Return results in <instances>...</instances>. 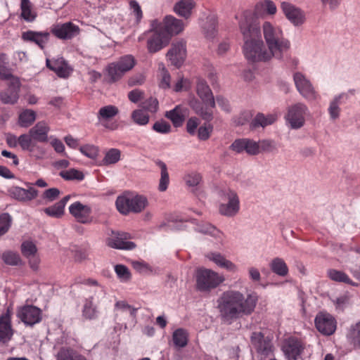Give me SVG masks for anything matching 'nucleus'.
I'll return each mask as SVG.
<instances>
[{
	"instance_id": "obj_1",
	"label": "nucleus",
	"mask_w": 360,
	"mask_h": 360,
	"mask_svg": "<svg viewBox=\"0 0 360 360\" xmlns=\"http://www.w3.org/2000/svg\"><path fill=\"white\" fill-rule=\"evenodd\" d=\"M239 28L243 36V53L250 62L268 61L274 56L265 49L260 36L258 18L251 11H245L239 21Z\"/></svg>"
},
{
	"instance_id": "obj_2",
	"label": "nucleus",
	"mask_w": 360,
	"mask_h": 360,
	"mask_svg": "<svg viewBox=\"0 0 360 360\" xmlns=\"http://www.w3.org/2000/svg\"><path fill=\"white\" fill-rule=\"evenodd\" d=\"M258 300L256 292L249 293L245 297L240 291L228 290L218 299V309L224 321L231 322L243 316L252 314Z\"/></svg>"
},
{
	"instance_id": "obj_3",
	"label": "nucleus",
	"mask_w": 360,
	"mask_h": 360,
	"mask_svg": "<svg viewBox=\"0 0 360 360\" xmlns=\"http://www.w3.org/2000/svg\"><path fill=\"white\" fill-rule=\"evenodd\" d=\"M262 30L268 49L274 58L281 59L283 53L290 49V41L284 38L282 30L270 22H264Z\"/></svg>"
},
{
	"instance_id": "obj_4",
	"label": "nucleus",
	"mask_w": 360,
	"mask_h": 360,
	"mask_svg": "<svg viewBox=\"0 0 360 360\" xmlns=\"http://www.w3.org/2000/svg\"><path fill=\"white\" fill-rule=\"evenodd\" d=\"M196 289L200 292H210L224 281L219 273L206 268H200L195 273Z\"/></svg>"
},
{
	"instance_id": "obj_5",
	"label": "nucleus",
	"mask_w": 360,
	"mask_h": 360,
	"mask_svg": "<svg viewBox=\"0 0 360 360\" xmlns=\"http://www.w3.org/2000/svg\"><path fill=\"white\" fill-rule=\"evenodd\" d=\"M115 204L120 213L127 214L129 212H141L146 206L147 200L141 195L125 193L117 197Z\"/></svg>"
},
{
	"instance_id": "obj_6",
	"label": "nucleus",
	"mask_w": 360,
	"mask_h": 360,
	"mask_svg": "<svg viewBox=\"0 0 360 360\" xmlns=\"http://www.w3.org/2000/svg\"><path fill=\"white\" fill-rule=\"evenodd\" d=\"M222 198L227 202L219 205V213L229 217L236 215L240 210V200L237 193L228 188L223 191Z\"/></svg>"
},
{
	"instance_id": "obj_7",
	"label": "nucleus",
	"mask_w": 360,
	"mask_h": 360,
	"mask_svg": "<svg viewBox=\"0 0 360 360\" xmlns=\"http://www.w3.org/2000/svg\"><path fill=\"white\" fill-rule=\"evenodd\" d=\"M307 110V105L302 103H297L288 108L285 120L292 129H300L304 125V116Z\"/></svg>"
},
{
	"instance_id": "obj_8",
	"label": "nucleus",
	"mask_w": 360,
	"mask_h": 360,
	"mask_svg": "<svg viewBox=\"0 0 360 360\" xmlns=\"http://www.w3.org/2000/svg\"><path fill=\"white\" fill-rule=\"evenodd\" d=\"M250 342L261 358H266L273 355L274 346L271 341L264 338L261 332H253L250 337Z\"/></svg>"
},
{
	"instance_id": "obj_9",
	"label": "nucleus",
	"mask_w": 360,
	"mask_h": 360,
	"mask_svg": "<svg viewBox=\"0 0 360 360\" xmlns=\"http://www.w3.org/2000/svg\"><path fill=\"white\" fill-rule=\"evenodd\" d=\"M69 212L75 221L80 224H89L93 221L91 207L79 201H76L70 205Z\"/></svg>"
},
{
	"instance_id": "obj_10",
	"label": "nucleus",
	"mask_w": 360,
	"mask_h": 360,
	"mask_svg": "<svg viewBox=\"0 0 360 360\" xmlns=\"http://www.w3.org/2000/svg\"><path fill=\"white\" fill-rule=\"evenodd\" d=\"M315 326L318 331L323 335H333L337 328L335 319L326 312H319L314 320Z\"/></svg>"
},
{
	"instance_id": "obj_11",
	"label": "nucleus",
	"mask_w": 360,
	"mask_h": 360,
	"mask_svg": "<svg viewBox=\"0 0 360 360\" xmlns=\"http://www.w3.org/2000/svg\"><path fill=\"white\" fill-rule=\"evenodd\" d=\"M295 86L299 93L309 101H314L319 94L314 90L310 81L301 72H296L293 76Z\"/></svg>"
},
{
	"instance_id": "obj_12",
	"label": "nucleus",
	"mask_w": 360,
	"mask_h": 360,
	"mask_svg": "<svg viewBox=\"0 0 360 360\" xmlns=\"http://www.w3.org/2000/svg\"><path fill=\"white\" fill-rule=\"evenodd\" d=\"M20 82L18 77L8 80V87L0 92V100L4 104L13 105L19 98Z\"/></svg>"
},
{
	"instance_id": "obj_13",
	"label": "nucleus",
	"mask_w": 360,
	"mask_h": 360,
	"mask_svg": "<svg viewBox=\"0 0 360 360\" xmlns=\"http://www.w3.org/2000/svg\"><path fill=\"white\" fill-rule=\"evenodd\" d=\"M304 348L302 342L293 337L285 339L282 345V351L288 360H297Z\"/></svg>"
},
{
	"instance_id": "obj_14",
	"label": "nucleus",
	"mask_w": 360,
	"mask_h": 360,
	"mask_svg": "<svg viewBox=\"0 0 360 360\" xmlns=\"http://www.w3.org/2000/svg\"><path fill=\"white\" fill-rule=\"evenodd\" d=\"M51 32L60 39H71L79 34L80 29L74 23L67 22L54 25L51 27Z\"/></svg>"
},
{
	"instance_id": "obj_15",
	"label": "nucleus",
	"mask_w": 360,
	"mask_h": 360,
	"mask_svg": "<svg viewBox=\"0 0 360 360\" xmlns=\"http://www.w3.org/2000/svg\"><path fill=\"white\" fill-rule=\"evenodd\" d=\"M230 149L236 153H245L249 155H257L259 154L257 142L248 138L236 139L230 146Z\"/></svg>"
},
{
	"instance_id": "obj_16",
	"label": "nucleus",
	"mask_w": 360,
	"mask_h": 360,
	"mask_svg": "<svg viewBox=\"0 0 360 360\" xmlns=\"http://www.w3.org/2000/svg\"><path fill=\"white\" fill-rule=\"evenodd\" d=\"M18 317L27 326H33L41 320V311L37 307L25 305L18 310Z\"/></svg>"
},
{
	"instance_id": "obj_17",
	"label": "nucleus",
	"mask_w": 360,
	"mask_h": 360,
	"mask_svg": "<svg viewBox=\"0 0 360 360\" xmlns=\"http://www.w3.org/2000/svg\"><path fill=\"white\" fill-rule=\"evenodd\" d=\"M18 143L23 150H27L37 158H41L45 154V151L37 143V141L28 132L20 135L18 138Z\"/></svg>"
},
{
	"instance_id": "obj_18",
	"label": "nucleus",
	"mask_w": 360,
	"mask_h": 360,
	"mask_svg": "<svg viewBox=\"0 0 360 360\" xmlns=\"http://www.w3.org/2000/svg\"><path fill=\"white\" fill-rule=\"evenodd\" d=\"M281 8L286 18L294 25L298 26L304 22V13L298 7L291 3L283 1L281 4Z\"/></svg>"
},
{
	"instance_id": "obj_19",
	"label": "nucleus",
	"mask_w": 360,
	"mask_h": 360,
	"mask_svg": "<svg viewBox=\"0 0 360 360\" xmlns=\"http://www.w3.org/2000/svg\"><path fill=\"white\" fill-rule=\"evenodd\" d=\"M167 56L174 65L178 68L180 67L186 56V42L179 40L172 43Z\"/></svg>"
},
{
	"instance_id": "obj_20",
	"label": "nucleus",
	"mask_w": 360,
	"mask_h": 360,
	"mask_svg": "<svg viewBox=\"0 0 360 360\" xmlns=\"http://www.w3.org/2000/svg\"><path fill=\"white\" fill-rule=\"evenodd\" d=\"M27 188L19 186H13L8 191L9 195L20 202H27L38 196V191L33 186H27Z\"/></svg>"
},
{
	"instance_id": "obj_21",
	"label": "nucleus",
	"mask_w": 360,
	"mask_h": 360,
	"mask_svg": "<svg viewBox=\"0 0 360 360\" xmlns=\"http://www.w3.org/2000/svg\"><path fill=\"white\" fill-rule=\"evenodd\" d=\"M119 112L118 108L112 105H105L99 109L97 118L99 122L106 129L110 130L117 129L118 125L116 123L108 124L107 122L116 116Z\"/></svg>"
},
{
	"instance_id": "obj_22",
	"label": "nucleus",
	"mask_w": 360,
	"mask_h": 360,
	"mask_svg": "<svg viewBox=\"0 0 360 360\" xmlns=\"http://www.w3.org/2000/svg\"><path fill=\"white\" fill-rule=\"evenodd\" d=\"M169 41V37L167 34L160 31L156 30L148 39L147 48L150 53H155L161 50L163 47L166 46Z\"/></svg>"
},
{
	"instance_id": "obj_23",
	"label": "nucleus",
	"mask_w": 360,
	"mask_h": 360,
	"mask_svg": "<svg viewBox=\"0 0 360 360\" xmlns=\"http://www.w3.org/2000/svg\"><path fill=\"white\" fill-rule=\"evenodd\" d=\"M21 252L28 259L30 267L34 270L37 269L40 259L36 245L31 241H25L21 245Z\"/></svg>"
},
{
	"instance_id": "obj_24",
	"label": "nucleus",
	"mask_w": 360,
	"mask_h": 360,
	"mask_svg": "<svg viewBox=\"0 0 360 360\" xmlns=\"http://www.w3.org/2000/svg\"><path fill=\"white\" fill-rule=\"evenodd\" d=\"M108 246L120 250H131L136 248L134 242L127 240V234L122 233L108 238L106 240Z\"/></svg>"
},
{
	"instance_id": "obj_25",
	"label": "nucleus",
	"mask_w": 360,
	"mask_h": 360,
	"mask_svg": "<svg viewBox=\"0 0 360 360\" xmlns=\"http://www.w3.org/2000/svg\"><path fill=\"white\" fill-rule=\"evenodd\" d=\"M50 33L48 32L27 31L22 34V39L25 41L33 42L43 49L48 43Z\"/></svg>"
},
{
	"instance_id": "obj_26",
	"label": "nucleus",
	"mask_w": 360,
	"mask_h": 360,
	"mask_svg": "<svg viewBox=\"0 0 360 360\" xmlns=\"http://www.w3.org/2000/svg\"><path fill=\"white\" fill-rule=\"evenodd\" d=\"M46 65L60 77H68L72 72V69L63 58L46 59Z\"/></svg>"
},
{
	"instance_id": "obj_27",
	"label": "nucleus",
	"mask_w": 360,
	"mask_h": 360,
	"mask_svg": "<svg viewBox=\"0 0 360 360\" xmlns=\"http://www.w3.org/2000/svg\"><path fill=\"white\" fill-rule=\"evenodd\" d=\"M206 257L220 268L225 269L230 272L236 273L238 270L236 264L226 259V257L219 252H208L206 255Z\"/></svg>"
},
{
	"instance_id": "obj_28",
	"label": "nucleus",
	"mask_w": 360,
	"mask_h": 360,
	"mask_svg": "<svg viewBox=\"0 0 360 360\" xmlns=\"http://www.w3.org/2000/svg\"><path fill=\"white\" fill-rule=\"evenodd\" d=\"M196 91L198 96L205 105H209L210 108H214L215 100L212 92L204 79H199L197 82Z\"/></svg>"
},
{
	"instance_id": "obj_29",
	"label": "nucleus",
	"mask_w": 360,
	"mask_h": 360,
	"mask_svg": "<svg viewBox=\"0 0 360 360\" xmlns=\"http://www.w3.org/2000/svg\"><path fill=\"white\" fill-rule=\"evenodd\" d=\"M165 34L170 37L171 35L178 34L181 32L185 27L181 20L177 19L172 15H167L163 20Z\"/></svg>"
},
{
	"instance_id": "obj_30",
	"label": "nucleus",
	"mask_w": 360,
	"mask_h": 360,
	"mask_svg": "<svg viewBox=\"0 0 360 360\" xmlns=\"http://www.w3.org/2000/svg\"><path fill=\"white\" fill-rule=\"evenodd\" d=\"M195 7L193 0H179L174 6V13L185 19L191 16L192 11Z\"/></svg>"
},
{
	"instance_id": "obj_31",
	"label": "nucleus",
	"mask_w": 360,
	"mask_h": 360,
	"mask_svg": "<svg viewBox=\"0 0 360 360\" xmlns=\"http://www.w3.org/2000/svg\"><path fill=\"white\" fill-rule=\"evenodd\" d=\"M50 128L48 124L44 121L37 122L32 127L29 133L32 137L39 142H46L48 141V134Z\"/></svg>"
},
{
	"instance_id": "obj_32",
	"label": "nucleus",
	"mask_w": 360,
	"mask_h": 360,
	"mask_svg": "<svg viewBox=\"0 0 360 360\" xmlns=\"http://www.w3.org/2000/svg\"><path fill=\"white\" fill-rule=\"evenodd\" d=\"M13 335L11 318L8 314H6L0 317V342H8L11 340Z\"/></svg>"
},
{
	"instance_id": "obj_33",
	"label": "nucleus",
	"mask_w": 360,
	"mask_h": 360,
	"mask_svg": "<svg viewBox=\"0 0 360 360\" xmlns=\"http://www.w3.org/2000/svg\"><path fill=\"white\" fill-rule=\"evenodd\" d=\"M190 106L193 108L195 112L199 115L203 120L210 121L213 118L212 108L209 105H204L198 100L193 99L190 101Z\"/></svg>"
},
{
	"instance_id": "obj_34",
	"label": "nucleus",
	"mask_w": 360,
	"mask_h": 360,
	"mask_svg": "<svg viewBox=\"0 0 360 360\" xmlns=\"http://www.w3.org/2000/svg\"><path fill=\"white\" fill-rule=\"evenodd\" d=\"M185 112V108L181 105H177L174 109L167 111L165 117L172 121L174 127H178L181 126L184 121Z\"/></svg>"
},
{
	"instance_id": "obj_35",
	"label": "nucleus",
	"mask_w": 360,
	"mask_h": 360,
	"mask_svg": "<svg viewBox=\"0 0 360 360\" xmlns=\"http://www.w3.org/2000/svg\"><path fill=\"white\" fill-rule=\"evenodd\" d=\"M328 278L338 283H343L352 286H358L357 283L354 282L349 276L342 271H339L335 269H330L327 271Z\"/></svg>"
},
{
	"instance_id": "obj_36",
	"label": "nucleus",
	"mask_w": 360,
	"mask_h": 360,
	"mask_svg": "<svg viewBox=\"0 0 360 360\" xmlns=\"http://www.w3.org/2000/svg\"><path fill=\"white\" fill-rule=\"evenodd\" d=\"M276 120L277 116L274 114L264 115L263 113H258L252 120L250 127L255 129L259 127H265L274 123Z\"/></svg>"
},
{
	"instance_id": "obj_37",
	"label": "nucleus",
	"mask_w": 360,
	"mask_h": 360,
	"mask_svg": "<svg viewBox=\"0 0 360 360\" xmlns=\"http://www.w3.org/2000/svg\"><path fill=\"white\" fill-rule=\"evenodd\" d=\"M98 311L94 304V297H90L84 300L82 308V316L89 320L96 319L98 317Z\"/></svg>"
},
{
	"instance_id": "obj_38",
	"label": "nucleus",
	"mask_w": 360,
	"mask_h": 360,
	"mask_svg": "<svg viewBox=\"0 0 360 360\" xmlns=\"http://www.w3.org/2000/svg\"><path fill=\"white\" fill-rule=\"evenodd\" d=\"M346 337L351 345L354 348H360V322L350 326Z\"/></svg>"
},
{
	"instance_id": "obj_39",
	"label": "nucleus",
	"mask_w": 360,
	"mask_h": 360,
	"mask_svg": "<svg viewBox=\"0 0 360 360\" xmlns=\"http://www.w3.org/2000/svg\"><path fill=\"white\" fill-rule=\"evenodd\" d=\"M21 17L27 22H32L37 17V13L30 0H20Z\"/></svg>"
},
{
	"instance_id": "obj_40",
	"label": "nucleus",
	"mask_w": 360,
	"mask_h": 360,
	"mask_svg": "<svg viewBox=\"0 0 360 360\" xmlns=\"http://www.w3.org/2000/svg\"><path fill=\"white\" fill-rule=\"evenodd\" d=\"M269 267L274 274L280 276H285L288 274V267L282 258H274L269 264Z\"/></svg>"
},
{
	"instance_id": "obj_41",
	"label": "nucleus",
	"mask_w": 360,
	"mask_h": 360,
	"mask_svg": "<svg viewBox=\"0 0 360 360\" xmlns=\"http://www.w3.org/2000/svg\"><path fill=\"white\" fill-rule=\"evenodd\" d=\"M188 334L185 329L178 328L174 331L172 335V340L176 347H186L188 344Z\"/></svg>"
},
{
	"instance_id": "obj_42",
	"label": "nucleus",
	"mask_w": 360,
	"mask_h": 360,
	"mask_svg": "<svg viewBox=\"0 0 360 360\" xmlns=\"http://www.w3.org/2000/svg\"><path fill=\"white\" fill-rule=\"evenodd\" d=\"M106 72L111 82L120 80L125 74L115 62L111 63L107 66Z\"/></svg>"
},
{
	"instance_id": "obj_43",
	"label": "nucleus",
	"mask_w": 360,
	"mask_h": 360,
	"mask_svg": "<svg viewBox=\"0 0 360 360\" xmlns=\"http://www.w3.org/2000/svg\"><path fill=\"white\" fill-rule=\"evenodd\" d=\"M115 63L126 73L135 66L136 61L132 55H125L120 57Z\"/></svg>"
},
{
	"instance_id": "obj_44",
	"label": "nucleus",
	"mask_w": 360,
	"mask_h": 360,
	"mask_svg": "<svg viewBox=\"0 0 360 360\" xmlns=\"http://www.w3.org/2000/svg\"><path fill=\"white\" fill-rule=\"evenodd\" d=\"M35 120V112L32 110H25L20 114L18 123L20 127H28L32 124Z\"/></svg>"
},
{
	"instance_id": "obj_45",
	"label": "nucleus",
	"mask_w": 360,
	"mask_h": 360,
	"mask_svg": "<svg viewBox=\"0 0 360 360\" xmlns=\"http://www.w3.org/2000/svg\"><path fill=\"white\" fill-rule=\"evenodd\" d=\"M158 165L161 169V176L159 182L158 189L160 191H165L167 189L169 183V177L167 172V167L165 163L163 162L159 161Z\"/></svg>"
},
{
	"instance_id": "obj_46",
	"label": "nucleus",
	"mask_w": 360,
	"mask_h": 360,
	"mask_svg": "<svg viewBox=\"0 0 360 360\" xmlns=\"http://www.w3.org/2000/svg\"><path fill=\"white\" fill-rule=\"evenodd\" d=\"M158 81L160 88L164 89L170 88L171 76L162 64L159 65Z\"/></svg>"
},
{
	"instance_id": "obj_47",
	"label": "nucleus",
	"mask_w": 360,
	"mask_h": 360,
	"mask_svg": "<svg viewBox=\"0 0 360 360\" xmlns=\"http://www.w3.org/2000/svg\"><path fill=\"white\" fill-rule=\"evenodd\" d=\"M121 151L117 148H110L106 151L105 157L103 159L104 165H113L120 161Z\"/></svg>"
},
{
	"instance_id": "obj_48",
	"label": "nucleus",
	"mask_w": 360,
	"mask_h": 360,
	"mask_svg": "<svg viewBox=\"0 0 360 360\" xmlns=\"http://www.w3.org/2000/svg\"><path fill=\"white\" fill-rule=\"evenodd\" d=\"M58 360H86V359L72 349H63L59 352Z\"/></svg>"
},
{
	"instance_id": "obj_49",
	"label": "nucleus",
	"mask_w": 360,
	"mask_h": 360,
	"mask_svg": "<svg viewBox=\"0 0 360 360\" xmlns=\"http://www.w3.org/2000/svg\"><path fill=\"white\" fill-rule=\"evenodd\" d=\"M59 175L67 181H82L84 178L83 173L76 169H70L68 170L61 171Z\"/></svg>"
},
{
	"instance_id": "obj_50",
	"label": "nucleus",
	"mask_w": 360,
	"mask_h": 360,
	"mask_svg": "<svg viewBox=\"0 0 360 360\" xmlns=\"http://www.w3.org/2000/svg\"><path fill=\"white\" fill-rule=\"evenodd\" d=\"M131 119L139 125H146L149 122V115L143 109L135 110L131 113Z\"/></svg>"
},
{
	"instance_id": "obj_51",
	"label": "nucleus",
	"mask_w": 360,
	"mask_h": 360,
	"mask_svg": "<svg viewBox=\"0 0 360 360\" xmlns=\"http://www.w3.org/2000/svg\"><path fill=\"white\" fill-rule=\"evenodd\" d=\"M257 142L259 154L260 153H273L277 150L275 141L269 139H263Z\"/></svg>"
},
{
	"instance_id": "obj_52",
	"label": "nucleus",
	"mask_w": 360,
	"mask_h": 360,
	"mask_svg": "<svg viewBox=\"0 0 360 360\" xmlns=\"http://www.w3.org/2000/svg\"><path fill=\"white\" fill-rule=\"evenodd\" d=\"M256 7L268 15H274L277 11L276 4L271 0H262L257 3Z\"/></svg>"
},
{
	"instance_id": "obj_53",
	"label": "nucleus",
	"mask_w": 360,
	"mask_h": 360,
	"mask_svg": "<svg viewBox=\"0 0 360 360\" xmlns=\"http://www.w3.org/2000/svg\"><path fill=\"white\" fill-rule=\"evenodd\" d=\"M342 98V95H339L334 98V99L330 103L328 108V112L330 118L336 120L339 117L340 108V99Z\"/></svg>"
},
{
	"instance_id": "obj_54",
	"label": "nucleus",
	"mask_w": 360,
	"mask_h": 360,
	"mask_svg": "<svg viewBox=\"0 0 360 360\" xmlns=\"http://www.w3.org/2000/svg\"><path fill=\"white\" fill-rule=\"evenodd\" d=\"M1 259L8 265L15 266L20 263L19 255L12 251H7L2 254Z\"/></svg>"
},
{
	"instance_id": "obj_55",
	"label": "nucleus",
	"mask_w": 360,
	"mask_h": 360,
	"mask_svg": "<svg viewBox=\"0 0 360 360\" xmlns=\"http://www.w3.org/2000/svg\"><path fill=\"white\" fill-rule=\"evenodd\" d=\"M115 271L122 282H127L131 278V274L129 269L123 264H117L115 266Z\"/></svg>"
},
{
	"instance_id": "obj_56",
	"label": "nucleus",
	"mask_w": 360,
	"mask_h": 360,
	"mask_svg": "<svg viewBox=\"0 0 360 360\" xmlns=\"http://www.w3.org/2000/svg\"><path fill=\"white\" fill-rule=\"evenodd\" d=\"M44 212L49 217L60 218L64 214V209L56 202L53 205L44 208Z\"/></svg>"
},
{
	"instance_id": "obj_57",
	"label": "nucleus",
	"mask_w": 360,
	"mask_h": 360,
	"mask_svg": "<svg viewBox=\"0 0 360 360\" xmlns=\"http://www.w3.org/2000/svg\"><path fill=\"white\" fill-rule=\"evenodd\" d=\"M198 230L200 232L210 234L219 239H221L222 236V233L217 230L214 226H212L210 224L207 223L205 224L200 225L198 227Z\"/></svg>"
},
{
	"instance_id": "obj_58",
	"label": "nucleus",
	"mask_w": 360,
	"mask_h": 360,
	"mask_svg": "<svg viewBox=\"0 0 360 360\" xmlns=\"http://www.w3.org/2000/svg\"><path fill=\"white\" fill-rule=\"evenodd\" d=\"M12 218L8 213L0 215V236L8 232L11 227Z\"/></svg>"
},
{
	"instance_id": "obj_59",
	"label": "nucleus",
	"mask_w": 360,
	"mask_h": 360,
	"mask_svg": "<svg viewBox=\"0 0 360 360\" xmlns=\"http://www.w3.org/2000/svg\"><path fill=\"white\" fill-rule=\"evenodd\" d=\"M79 151L85 156L95 159L98 155V147L94 145L86 144L79 148Z\"/></svg>"
},
{
	"instance_id": "obj_60",
	"label": "nucleus",
	"mask_w": 360,
	"mask_h": 360,
	"mask_svg": "<svg viewBox=\"0 0 360 360\" xmlns=\"http://www.w3.org/2000/svg\"><path fill=\"white\" fill-rule=\"evenodd\" d=\"M60 194V191L57 188H51L45 190L42 195L41 198L43 200H46V202H51L56 200Z\"/></svg>"
},
{
	"instance_id": "obj_61",
	"label": "nucleus",
	"mask_w": 360,
	"mask_h": 360,
	"mask_svg": "<svg viewBox=\"0 0 360 360\" xmlns=\"http://www.w3.org/2000/svg\"><path fill=\"white\" fill-rule=\"evenodd\" d=\"M158 101L155 98L150 97L142 103V109L152 113L157 112L158 109Z\"/></svg>"
},
{
	"instance_id": "obj_62",
	"label": "nucleus",
	"mask_w": 360,
	"mask_h": 360,
	"mask_svg": "<svg viewBox=\"0 0 360 360\" xmlns=\"http://www.w3.org/2000/svg\"><path fill=\"white\" fill-rule=\"evenodd\" d=\"M115 308L118 310L129 311L132 318H135L137 309L129 305L126 301H117L115 304Z\"/></svg>"
},
{
	"instance_id": "obj_63",
	"label": "nucleus",
	"mask_w": 360,
	"mask_h": 360,
	"mask_svg": "<svg viewBox=\"0 0 360 360\" xmlns=\"http://www.w3.org/2000/svg\"><path fill=\"white\" fill-rule=\"evenodd\" d=\"M184 181L188 186L194 187L199 184L201 181V176L196 172L187 174L184 176Z\"/></svg>"
},
{
	"instance_id": "obj_64",
	"label": "nucleus",
	"mask_w": 360,
	"mask_h": 360,
	"mask_svg": "<svg viewBox=\"0 0 360 360\" xmlns=\"http://www.w3.org/2000/svg\"><path fill=\"white\" fill-rule=\"evenodd\" d=\"M153 129L158 133L168 134L171 131V126L167 122L161 120L155 122Z\"/></svg>"
}]
</instances>
